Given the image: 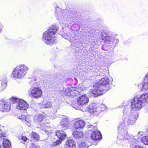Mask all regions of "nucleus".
<instances>
[{
  "instance_id": "29",
  "label": "nucleus",
  "mask_w": 148,
  "mask_h": 148,
  "mask_svg": "<svg viewBox=\"0 0 148 148\" xmlns=\"http://www.w3.org/2000/svg\"><path fill=\"white\" fill-rule=\"evenodd\" d=\"M62 142L61 140H57L55 142H53L51 145L53 147H54L57 145H58L61 144Z\"/></svg>"
},
{
  "instance_id": "22",
  "label": "nucleus",
  "mask_w": 148,
  "mask_h": 148,
  "mask_svg": "<svg viewBox=\"0 0 148 148\" xmlns=\"http://www.w3.org/2000/svg\"><path fill=\"white\" fill-rule=\"evenodd\" d=\"M3 146L4 148H10V143L8 140L5 139L3 141Z\"/></svg>"
},
{
  "instance_id": "30",
  "label": "nucleus",
  "mask_w": 148,
  "mask_h": 148,
  "mask_svg": "<svg viewBox=\"0 0 148 148\" xmlns=\"http://www.w3.org/2000/svg\"><path fill=\"white\" fill-rule=\"evenodd\" d=\"M143 88L144 90H145L148 88V82L145 83L143 86Z\"/></svg>"
},
{
  "instance_id": "3",
  "label": "nucleus",
  "mask_w": 148,
  "mask_h": 148,
  "mask_svg": "<svg viewBox=\"0 0 148 148\" xmlns=\"http://www.w3.org/2000/svg\"><path fill=\"white\" fill-rule=\"evenodd\" d=\"M29 68L25 65H21L16 67L13 71L12 76L14 79L23 78Z\"/></svg>"
},
{
  "instance_id": "7",
  "label": "nucleus",
  "mask_w": 148,
  "mask_h": 148,
  "mask_svg": "<svg viewBox=\"0 0 148 148\" xmlns=\"http://www.w3.org/2000/svg\"><path fill=\"white\" fill-rule=\"evenodd\" d=\"M89 101L88 97L85 94L79 96L77 99L78 105L81 106L84 105H86L88 102Z\"/></svg>"
},
{
  "instance_id": "43",
  "label": "nucleus",
  "mask_w": 148,
  "mask_h": 148,
  "mask_svg": "<svg viewBox=\"0 0 148 148\" xmlns=\"http://www.w3.org/2000/svg\"><path fill=\"white\" fill-rule=\"evenodd\" d=\"M146 94H148V92L147 93H146Z\"/></svg>"
},
{
  "instance_id": "17",
  "label": "nucleus",
  "mask_w": 148,
  "mask_h": 148,
  "mask_svg": "<svg viewBox=\"0 0 148 148\" xmlns=\"http://www.w3.org/2000/svg\"><path fill=\"white\" fill-rule=\"evenodd\" d=\"M44 118V116L42 114H37L34 116V121L35 123H39L43 120Z\"/></svg>"
},
{
  "instance_id": "24",
  "label": "nucleus",
  "mask_w": 148,
  "mask_h": 148,
  "mask_svg": "<svg viewBox=\"0 0 148 148\" xmlns=\"http://www.w3.org/2000/svg\"><path fill=\"white\" fill-rule=\"evenodd\" d=\"M88 147L85 142H81L78 143L79 148H87Z\"/></svg>"
},
{
  "instance_id": "10",
  "label": "nucleus",
  "mask_w": 148,
  "mask_h": 148,
  "mask_svg": "<svg viewBox=\"0 0 148 148\" xmlns=\"http://www.w3.org/2000/svg\"><path fill=\"white\" fill-rule=\"evenodd\" d=\"M61 121L60 125L64 130L67 129L69 126V120L65 116H62L60 117Z\"/></svg>"
},
{
  "instance_id": "15",
  "label": "nucleus",
  "mask_w": 148,
  "mask_h": 148,
  "mask_svg": "<svg viewBox=\"0 0 148 148\" xmlns=\"http://www.w3.org/2000/svg\"><path fill=\"white\" fill-rule=\"evenodd\" d=\"M127 132L126 131L124 133V130H122V132L119 133L117 138L119 139L124 140V139H127L129 138V136L127 134Z\"/></svg>"
},
{
  "instance_id": "39",
  "label": "nucleus",
  "mask_w": 148,
  "mask_h": 148,
  "mask_svg": "<svg viewBox=\"0 0 148 148\" xmlns=\"http://www.w3.org/2000/svg\"><path fill=\"white\" fill-rule=\"evenodd\" d=\"M92 125H90V126H89V127H90V128H91L92 127Z\"/></svg>"
},
{
  "instance_id": "26",
  "label": "nucleus",
  "mask_w": 148,
  "mask_h": 148,
  "mask_svg": "<svg viewBox=\"0 0 148 148\" xmlns=\"http://www.w3.org/2000/svg\"><path fill=\"white\" fill-rule=\"evenodd\" d=\"M71 34L69 33H66L65 34L63 35V37L68 40H69L70 42L73 40L71 39V37L70 36Z\"/></svg>"
},
{
  "instance_id": "13",
  "label": "nucleus",
  "mask_w": 148,
  "mask_h": 148,
  "mask_svg": "<svg viewBox=\"0 0 148 148\" xmlns=\"http://www.w3.org/2000/svg\"><path fill=\"white\" fill-rule=\"evenodd\" d=\"M91 96L96 97L103 94V91L98 89H91L89 91Z\"/></svg>"
},
{
  "instance_id": "42",
  "label": "nucleus",
  "mask_w": 148,
  "mask_h": 148,
  "mask_svg": "<svg viewBox=\"0 0 148 148\" xmlns=\"http://www.w3.org/2000/svg\"><path fill=\"white\" fill-rule=\"evenodd\" d=\"M147 132L148 133V129H147Z\"/></svg>"
},
{
  "instance_id": "12",
  "label": "nucleus",
  "mask_w": 148,
  "mask_h": 148,
  "mask_svg": "<svg viewBox=\"0 0 148 148\" xmlns=\"http://www.w3.org/2000/svg\"><path fill=\"white\" fill-rule=\"evenodd\" d=\"M85 125V122L80 119H76L74 124V127L76 129L83 128Z\"/></svg>"
},
{
  "instance_id": "41",
  "label": "nucleus",
  "mask_w": 148,
  "mask_h": 148,
  "mask_svg": "<svg viewBox=\"0 0 148 148\" xmlns=\"http://www.w3.org/2000/svg\"><path fill=\"white\" fill-rule=\"evenodd\" d=\"M110 88H109V89H108V90H110Z\"/></svg>"
},
{
  "instance_id": "16",
  "label": "nucleus",
  "mask_w": 148,
  "mask_h": 148,
  "mask_svg": "<svg viewBox=\"0 0 148 148\" xmlns=\"http://www.w3.org/2000/svg\"><path fill=\"white\" fill-rule=\"evenodd\" d=\"M56 134L60 140L65 139L66 137L65 133L63 131H57L56 132Z\"/></svg>"
},
{
  "instance_id": "9",
  "label": "nucleus",
  "mask_w": 148,
  "mask_h": 148,
  "mask_svg": "<svg viewBox=\"0 0 148 148\" xmlns=\"http://www.w3.org/2000/svg\"><path fill=\"white\" fill-rule=\"evenodd\" d=\"M10 103L4 100H0V108L2 109L4 111L7 112L10 109Z\"/></svg>"
},
{
  "instance_id": "1",
  "label": "nucleus",
  "mask_w": 148,
  "mask_h": 148,
  "mask_svg": "<svg viewBox=\"0 0 148 148\" xmlns=\"http://www.w3.org/2000/svg\"><path fill=\"white\" fill-rule=\"evenodd\" d=\"M58 29L57 26L53 25L44 33L42 39L47 44L52 45L54 43L56 40L54 35Z\"/></svg>"
},
{
  "instance_id": "18",
  "label": "nucleus",
  "mask_w": 148,
  "mask_h": 148,
  "mask_svg": "<svg viewBox=\"0 0 148 148\" xmlns=\"http://www.w3.org/2000/svg\"><path fill=\"white\" fill-rule=\"evenodd\" d=\"M66 148H75V144L73 140H69L66 143Z\"/></svg>"
},
{
  "instance_id": "37",
  "label": "nucleus",
  "mask_w": 148,
  "mask_h": 148,
  "mask_svg": "<svg viewBox=\"0 0 148 148\" xmlns=\"http://www.w3.org/2000/svg\"><path fill=\"white\" fill-rule=\"evenodd\" d=\"M147 79H148V73L146 75L145 79V80H146Z\"/></svg>"
},
{
  "instance_id": "33",
  "label": "nucleus",
  "mask_w": 148,
  "mask_h": 148,
  "mask_svg": "<svg viewBox=\"0 0 148 148\" xmlns=\"http://www.w3.org/2000/svg\"><path fill=\"white\" fill-rule=\"evenodd\" d=\"M21 138L25 142L27 140V137L25 136H22L19 137V138Z\"/></svg>"
},
{
  "instance_id": "36",
  "label": "nucleus",
  "mask_w": 148,
  "mask_h": 148,
  "mask_svg": "<svg viewBox=\"0 0 148 148\" xmlns=\"http://www.w3.org/2000/svg\"><path fill=\"white\" fill-rule=\"evenodd\" d=\"M133 148H143L142 147L138 145H136L134 146Z\"/></svg>"
},
{
  "instance_id": "28",
  "label": "nucleus",
  "mask_w": 148,
  "mask_h": 148,
  "mask_svg": "<svg viewBox=\"0 0 148 148\" xmlns=\"http://www.w3.org/2000/svg\"><path fill=\"white\" fill-rule=\"evenodd\" d=\"M6 78L5 76H3V78L2 77L1 78V80L2 81L1 83V84L4 87H5L6 86Z\"/></svg>"
},
{
  "instance_id": "40",
  "label": "nucleus",
  "mask_w": 148,
  "mask_h": 148,
  "mask_svg": "<svg viewBox=\"0 0 148 148\" xmlns=\"http://www.w3.org/2000/svg\"><path fill=\"white\" fill-rule=\"evenodd\" d=\"M1 30H2L1 28V27H0V32H1Z\"/></svg>"
},
{
  "instance_id": "4",
  "label": "nucleus",
  "mask_w": 148,
  "mask_h": 148,
  "mask_svg": "<svg viewBox=\"0 0 148 148\" xmlns=\"http://www.w3.org/2000/svg\"><path fill=\"white\" fill-rule=\"evenodd\" d=\"M12 101L14 103L18 102L16 107L19 110H24L27 109L29 106L27 103L23 100H19L16 99V98H13L11 99Z\"/></svg>"
},
{
  "instance_id": "32",
  "label": "nucleus",
  "mask_w": 148,
  "mask_h": 148,
  "mask_svg": "<svg viewBox=\"0 0 148 148\" xmlns=\"http://www.w3.org/2000/svg\"><path fill=\"white\" fill-rule=\"evenodd\" d=\"M62 14L61 13V11L59 12L57 14V17L58 18H62Z\"/></svg>"
},
{
  "instance_id": "8",
  "label": "nucleus",
  "mask_w": 148,
  "mask_h": 148,
  "mask_svg": "<svg viewBox=\"0 0 148 148\" xmlns=\"http://www.w3.org/2000/svg\"><path fill=\"white\" fill-rule=\"evenodd\" d=\"M83 90V86L82 84H79L76 87L72 88L71 97L73 98L80 94V92Z\"/></svg>"
},
{
  "instance_id": "31",
  "label": "nucleus",
  "mask_w": 148,
  "mask_h": 148,
  "mask_svg": "<svg viewBox=\"0 0 148 148\" xmlns=\"http://www.w3.org/2000/svg\"><path fill=\"white\" fill-rule=\"evenodd\" d=\"M32 148H40V146L34 144H32Z\"/></svg>"
},
{
  "instance_id": "19",
  "label": "nucleus",
  "mask_w": 148,
  "mask_h": 148,
  "mask_svg": "<svg viewBox=\"0 0 148 148\" xmlns=\"http://www.w3.org/2000/svg\"><path fill=\"white\" fill-rule=\"evenodd\" d=\"M52 106V104L51 102L49 101H44L42 102L41 108H49Z\"/></svg>"
},
{
  "instance_id": "25",
  "label": "nucleus",
  "mask_w": 148,
  "mask_h": 148,
  "mask_svg": "<svg viewBox=\"0 0 148 148\" xmlns=\"http://www.w3.org/2000/svg\"><path fill=\"white\" fill-rule=\"evenodd\" d=\"M72 92V88H67L65 90L64 92V94L66 95L67 96L71 97V92Z\"/></svg>"
},
{
  "instance_id": "20",
  "label": "nucleus",
  "mask_w": 148,
  "mask_h": 148,
  "mask_svg": "<svg viewBox=\"0 0 148 148\" xmlns=\"http://www.w3.org/2000/svg\"><path fill=\"white\" fill-rule=\"evenodd\" d=\"M109 82V79L108 78L106 77L102 78L99 81V84L103 85H106L108 84Z\"/></svg>"
},
{
  "instance_id": "14",
  "label": "nucleus",
  "mask_w": 148,
  "mask_h": 148,
  "mask_svg": "<svg viewBox=\"0 0 148 148\" xmlns=\"http://www.w3.org/2000/svg\"><path fill=\"white\" fill-rule=\"evenodd\" d=\"M91 137L92 139L94 140H100L102 138L101 133L98 130L95 131L91 134Z\"/></svg>"
},
{
  "instance_id": "23",
  "label": "nucleus",
  "mask_w": 148,
  "mask_h": 148,
  "mask_svg": "<svg viewBox=\"0 0 148 148\" xmlns=\"http://www.w3.org/2000/svg\"><path fill=\"white\" fill-rule=\"evenodd\" d=\"M31 136L32 138L36 140H38L40 138L39 136L37 133L33 132L31 134Z\"/></svg>"
},
{
  "instance_id": "6",
  "label": "nucleus",
  "mask_w": 148,
  "mask_h": 148,
  "mask_svg": "<svg viewBox=\"0 0 148 148\" xmlns=\"http://www.w3.org/2000/svg\"><path fill=\"white\" fill-rule=\"evenodd\" d=\"M103 110H102L100 107L95 105L89 106L88 110V112L93 115L98 114L101 111Z\"/></svg>"
},
{
  "instance_id": "2",
  "label": "nucleus",
  "mask_w": 148,
  "mask_h": 148,
  "mask_svg": "<svg viewBox=\"0 0 148 148\" xmlns=\"http://www.w3.org/2000/svg\"><path fill=\"white\" fill-rule=\"evenodd\" d=\"M148 99V94H143L139 98L136 97L132 101L131 107L133 110H138L140 109L143 103L147 101Z\"/></svg>"
},
{
  "instance_id": "27",
  "label": "nucleus",
  "mask_w": 148,
  "mask_h": 148,
  "mask_svg": "<svg viewBox=\"0 0 148 148\" xmlns=\"http://www.w3.org/2000/svg\"><path fill=\"white\" fill-rule=\"evenodd\" d=\"M142 142L145 145H148V136L143 137L142 138Z\"/></svg>"
},
{
  "instance_id": "5",
  "label": "nucleus",
  "mask_w": 148,
  "mask_h": 148,
  "mask_svg": "<svg viewBox=\"0 0 148 148\" xmlns=\"http://www.w3.org/2000/svg\"><path fill=\"white\" fill-rule=\"evenodd\" d=\"M28 93L29 96L32 98L37 99L41 96L42 91L39 87H34L30 89Z\"/></svg>"
},
{
  "instance_id": "35",
  "label": "nucleus",
  "mask_w": 148,
  "mask_h": 148,
  "mask_svg": "<svg viewBox=\"0 0 148 148\" xmlns=\"http://www.w3.org/2000/svg\"><path fill=\"white\" fill-rule=\"evenodd\" d=\"M105 39L106 40H108L109 39V40L110 41H112V42H113V40L114 39V38H112L111 37H106Z\"/></svg>"
},
{
  "instance_id": "44",
  "label": "nucleus",
  "mask_w": 148,
  "mask_h": 148,
  "mask_svg": "<svg viewBox=\"0 0 148 148\" xmlns=\"http://www.w3.org/2000/svg\"><path fill=\"white\" fill-rule=\"evenodd\" d=\"M0 148H1V146H0Z\"/></svg>"
},
{
  "instance_id": "38",
  "label": "nucleus",
  "mask_w": 148,
  "mask_h": 148,
  "mask_svg": "<svg viewBox=\"0 0 148 148\" xmlns=\"http://www.w3.org/2000/svg\"><path fill=\"white\" fill-rule=\"evenodd\" d=\"M25 121H27V122H29V120H27L26 118L25 119Z\"/></svg>"
},
{
  "instance_id": "21",
  "label": "nucleus",
  "mask_w": 148,
  "mask_h": 148,
  "mask_svg": "<svg viewBox=\"0 0 148 148\" xmlns=\"http://www.w3.org/2000/svg\"><path fill=\"white\" fill-rule=\"evenodd\" d=\"M73 136L75 138H82L83 136V131H81L79 132L78 131H75L73 133Z\"/></svg>"
},
{
  "instance_id": "34",
  "label": "nucleus",
  "mask_w": 148,
  "mask_h": 148,
  "mask_svg": "<svg viewBox=\"0 0 148 148\" xmlns=\"http://www.w3.org/2000/svg\"><path fill=\"white\" fill-rule=\"evenodd\" d=\"M4 136V134L3 133L2 131L0 129V138H1Z\"/></svg>"
},
{
  "instance_id": "11",
  "label": "nucleus",
  "mask_w": 148,
  "mask_h": 148,
  "mask_svg": "<svg viewBox=\"0 0 148 148\" xmlns=\"http://www.w3.org/2000/svg\"><path fill=\"white\" fill-rule=\"evenodd\" d=\"M138 115V113L136 112H133L132 114L129 116L127 121L128 124L130 125L133 124L136 120Z\"/></svg>"
}]
</instances>
